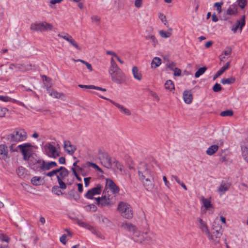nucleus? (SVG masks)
<instances>
[{
	"label": "nucleus",
	"instance_id": "35",
	"mask_svg": "<svg viewBox=\"0 0 248 248\" xmlns=\"http://www.w3.org/2000/svg\"><path fill=\"white\" fill-rule=\"evenodd\" d=\"M31 183L34 186L40 185L42 180L40 177L34 176L31 180Z\"/></svg>",
	"mask_w": 248,
	"mask_h": 248
},
{
	"label": "nucleus",
	"instance_id": "60",
	"mask_svg": "<svg viewBox=\"0 0 248 248\" xmlns=\"http://www.w3.org/2000/svg\"><path fill=\"white\" fill-rule=\"evenodd\" d=\"M57 173V170H52L51 171H49L46 174V175L48 177H52L54 175L56 174Z\"/></svg>",
	"mask_w": 248,
	"mask_h": 248
},
{
	"label": "nucleus",
	"instance_id": "23",
	"mask_svg": "<svg viewBox=\"0 0 248 248\" xmlns=\"http://www.w3.org/2000/svg\"><path fill=\"white\" fill-rule=\"evenodd\" d=\"M183 98L186 104H190L193 99V96L191 91L185 90L183 93Z\"/></svg>",
	"mask_w": 248,
	"mask_h": 248
},
{
	"label": "nucleus",
	"instance_id": "59",
	"mask_svg": "<svg viewBox=\"0 0 248 248\" xmlns=\"http://www.w3.org/2000/svg\"><path fill=\"white\" fill-rule=\"evenodd\" d=\"M173 71V75L174 76H180L181 75V71L180 69L175 68V69Z\"/></svg>",
	"mask_w": 248,
	"mask_h": 248
},
{
	"label": "nucleus",
	"instance_id": "24",
	"mask_svg": "<svg viewBox=\"0 0 248 248\" xmlns=\"http://www.w3.org/2000/svg\"><path fill=\"white\" fill-rule=\"evenodd\" d=\"M132 74L135 79L140 81L142 79V74L137 66L132 68Z\"/></svg>",
	"mask_w": 248,
	"mask_h": 248
},
{
	"label": "nucleus",
	"instance_id": "10",
	"mask_svg": "<svg viewBox=\"0 0 248 248\" xmlns=\"http://www.w3.org/2000/svg\"><path fill=\"white\" fill-rule=\"evenodd\" d=\"M102 186L100 184H97L95 187L88 190L84 196L88 199L92 200L94 199L93 196L100 194L102 192Z\"/></svg>",
	"mask_w": 248,
	"mask_h": 248
},
{
	"label": "nucleus",
	"instance_id": "63",
	"mask_svg": "<svg viewBox=\"0 0 248 248\" xmlns=\"http://www.w3.org/2000/svg\"><path fill=\"white\" fill-rule=\"evenodd\" d=\"M142 0H135V5L136 7L140 8L142 5Z\"/></svg>",
	"mask_w": 248,
	"mask_h": 248
},
{
	"label": "nucleus",
	"instance_id": "38",
	"mask_svg": "<svg viewBox=\"0 0 248 248\" xmlns=\"http://www.w3.org/2000/svg\"><path fill=\"white\" fill-rule=\"evenodd\" d=\"M165 88L167 90L171 91L172 89H174V85L172 80H168L165 83Z\"/></svg>",
	"mask_w": 248,
	"mask_h": 248
},
{
	"label": "nucleus",
	"instance_id": "46",
	"mask_svg": "<svg viewBox=\"0 0 248 248\" xmlns=\"http://www.w3.org/2000/svg\"><path fill=\"white\" fill-rule=\"evenodd\" d=\"M237 6H239L242 9H244L247 4V0H237Z\"/></svg>",
	"mask_w": 248,
	"mask_h": 248
},
{
	"label": "nucleus",
	"instance_id": "16",
	"mask_svg": "<svg viewBox=\"0 0 248 248\" xmlns=\"http://www.w3.org/2000/svg\"><path fill=\"white\" fill-rule=\"evenodd\" d=\"M46 91L49 95L56 98H61L62 100H64L65 95L64 93H59L56 91H55L50 88L51 85L47 84L46 85Z\"/></svg>",
	"mask_w": 248,
	"mask_h": 248
},
{
	"label": "nucleus",
	"instance_id": "40",
	"mask_svg": "<svg viewBox=\"0 0 248 248\" xmlns=\"http://www.w3.org/2000/svg\"><path fill=\"white\" fill-rule=\"evenodd\" d=\"M200 229L203 232H204L205 235L209 234V230L208 229L207 226L205 222L201 224H199Z\"/></svg>",
	"mask_w": 248,
	"mask_h": 248
},
{
	"label": "nucleus",
	"instance_id": "26",
	"mask_svg": "<svg viewBox=\"0 0 248 248\" xmlns=\"http://www.w3.org/2000/svg\"><path fill=\"white\" fill-rule=\"evenodd\" d=\"M144 240L146 243H150L154 240V234L152 232H144Z\"/></svg>",
	"mask_w": 248,
	"mask_h": 248
},
{
	"label": "nucleus",
	"instance_id": "37",
	"mask_svg": "<svg viewBox=\"0 0 248 248\" xmlns=\"http://www.w3.org/2000/svg\"><path fill=\"white\" fill-rule=\"evenodd\" d=\"M113 165H114L116 169L120 170L121 172L124 171V166L118 161L116 160L112 161Z\"/></svg>",
	"mask_w": 248,
	"mask_h": 248
},
{
	"label": "nucleus",
	"instance_id": "39",
	"mask_svg": "<svg viewBox=\"0 0 248 248\" xmlns=\"http://www.w3.org/2000/svg\"><path fill=\"white\" fill-rule=\"evenodd\" d=\"M206 70L207 68L205 66L199 68L195 73V77L196 78L200 77L201 75L204 73Z\"/></svg>",
	"mask_w": 248,
	"mask_h": 248
},
{
	"label": "nucleus",
	"instance_id": "36",
	"mask_svg": "<svg viewBox=\"0 0 248 248\" xmlns=\"http://www.w3.org/2000/svg\"><path fill=\"white\" fill-rule=\"evenodd\" d=\"M0 100L3 102H12L14 103H17L18 101L15 99H12L8 96L0 95Z\"/></svg>",
	"mask_w": 248,
	"mask_h": 248
},
{
	"label": "nucleus",
	"instance_id": "11",
	"mask_svg": "<svg viewBox=\"0 0 248 248\" xmlns=\"http://www.w3.org/2000/svg\"><path fill=\"white\" fill-rule=\"evenodd\" d=\"M95 94L98 95L99 97H100L102 99H104L105 100L109 101L111 103H112V104L115 105L119 109V111L123 114H124L127 116H130L131 115V113L130 111L128 108L124 107V106L121 105L114 102L112 100L106 98L103 96L98 95L97 93H95Z\"/></svg>",
	"mask_w": 248,
	"mask_h": 248
},
{
	"label": "nucleus",
	"instance_id": "6",
	"mask_svg": "<svg viewBox=\"0 0 248 248\" xmlns=\"http://www.w3.org/2000/svg\"><path fill=\"white\" fill-rule=\"evenodd\" d=\"M98 156L101 164L108 169L112 167V160L108 153L101 150L98 151Z\"/></svg>",
	"mask_w": 248,
	"mask_h": 248
},
{
	"label": "nucleus",
	"instance_id": "21",
	"mask_svg": "<svg viewBox=\"0 0 248 248\" xmlns=\"http://www.w3.org/2000/svg\"><path fill=\"white\" fill-rule=\"evenodd\" d=\"M238 13V6L236 4H232L231 5L227 10L226 14L229 16H236Z\"/></svg>",
	"mask_w": 248,
	"mask_h": 248
},
{
	"label": "nucleus",
	"instance_id": "42",
	"mask_svg": "<svg viewBox=\"0 0 248 248\" xmlns=\"http://www.w3.org/2000/svg\"><path fill=\"white\" fill-rule=\"evenodd\" d=\"M68 194L69 196L73 198L76 201H78L80 198L79 195L77 193L76 191L74 189H72L69 191Z\"/></svg>",
	"mask_w": 248,
	"mask_h": 248
},
{
	"label": "nucleus",
	"instance_id": "57",
	"mask_svg": "<svg viewBox=\"0 0 248 248\" xmlns=\"http://www.w3.org/2000/svg\"><path fill=\"white\" fill-rule=\"evenodd\" d=\"M0 239L2 241H4L5 242L8 243L9 241V240H10V238L8 236H6V235L2 234L0 236Z\"/></svg>",
	"mask_w": 248,
	"mask_h": 248
},
{
	"label": "nucleus",
	"instance_id": "13",
	"mask_svg": "<svg viewBox=\"0 0 248 248\" xmlns=\"http://www.w3.org/2000/svg\"><path fill=\"white\" fill-rule=\"evenodd\" d=\"M140 180L142 182L144 187L147 191H152L155 186L154 175L151 177H148Z\"/></svg>",
	"mask_w": 248,
	"mask_h": 248
},
{
	"label": "nucleus",
	"instance_id": "41",
	"mask_svg": "<svg viewBox=\"0 0 248 248\" xmlns=\"http://www.w3.org/2000/svg\"><path fill=\"white\" fill-rule=\"evenodd\" d=\"M242 155L245 160L248 162V146H244L242 147Z\"/></svg>",
	"mask_w": 248,
	"mask_h": 248
},
{
	"label": "nucleus",
	"instance_id": "32",
	"mask_svg": "<svg viewBox=\"0 0 248 248\" xmlns=\"http://www.w3.org/2000/svg\"><path fill=\"white\" fill-rule=\"evenodd\" d=\"M235 81V78L231 77L228 78H222L221 79V83L223 84H231L233 83Z\"/></svg>",
	"mask_w": 248,
	"mask_h": 248
},
{
	"label": "nucleus",
	"instance_id": "47",
	"mask_svg": "<svg viewBox=\"0 0 248 248\" xmlns=\"http://www.w3.org/2000/svg\"><path fill=\"white\" fill-rule=\"evenodd\" d=\"M223 4V2H216L214 6L217 7V11L218 14H220L222 11L221 6Z\"/></svg>",
	"mask_w": 248,
	"mask_h": 248
},
{
	"label": "nucleus",
	"instance_id": "18",
	"mask_svg": "<svg viewBox=\"0 0 248 248\" xmlns=\"http://www.w3.org/2000/svg\"><path fill=\"white\" fill-rule=\"evenodd\" d=\"M57 166V164L55 161L46 162L45 160H43L42 164H41L39 168L40 170L45 171L49 170L52 168Z\"/></svg>",
	"mask_w": 248,
	"mask_h": 248
},
{
	"label": "nucleus",
	"instance_id": "48",
	"mask_svg": "<svg viewBox=\"0 0 248 248\" xmlns=\"http://www.w3.org/2000/svg\"><path fill=\"white\" fill-rule=\"evenodd\" d=\"M60 186H55L52 188V192L57 195H60L62 192L61 190L59 189Z\"/></svg>",
	"mask_w": 248,
	"mask_h": 248
},
{
	"label": "nucleus",
	"instance_id": "17",
	"mask_svg": "<svg viewBox=\"0 0 248 248\" xmlns=\"http://www.w3.org/2000/svg\"><path fill=\"white\" fill-rule=\"evenodd\" d=\"M63 147L64 150L70 155H73L77 150L76 147L72 144L69 140H65L64 141Z\"/></svg>",
	"mask_w": 248,
	"mask_h": 248
},
{
	"label": "nucleus",
	"instance_id": "33",
	"mask_svg": "<svg viewBox=\"0 0 248 248\" xmlns=\"http://www.w3.org/2000/svg\"><path fill=\"white\" fill-rule=\"evenodd\" d=\"M146 40H150L152 43L153 46L155 47L158 44V41L154 35L150 34L145 36Z\"/></svg>",
	"mask_w": 248,
	"mask_h": 248
},
{
	"label": "nucleus",
	"instance_id": "54",
	"mask_svg": "<svg viewBox=\"0 0 248 248\" xmlns=\"http://www.w3.org/2000/svg\"><path fill=\"white\" fill-rule=\"evenodd\" d=\"M11 144V145L9 146L10 150L11 152H17V147L16 148L15 147V145L16 144V143H10Z\"/></svg>",
	"mask_w": 248,
	"mask_h": 248
},
{
	"label": "nucleus",
	"instance_id": "4",
	"mask_svg": "<svg viewBox=\"0 0 248 248\" xmlns=\"http://www.w3.org/2000/svg\"><path fill=\"white\" fill-rule=\"evenodd\" d=\"M117 210L121 215L127 219L133 217V213L131 206L126 202H119Z\"/></svg>",
	"mask_w": 248,
	"mask_h": 248
},
{
	"label": "nucleus",
	"instance_id": "28",
	"mask_svg": "<svg viewBox=\"0 0 248 248\" xmlns=\"http://www.w3.org/2000/svg\"><path fill=\"white\" fill-rule=\"evenodd\" d=\"M161 64V60L159 57H155L152 61L151 65V67L155 69L156 67L160 66Z\"/></svg>",
	"mask_w": 248,
	"mask_h": 248
},
{
	"label": "nucleus",
	"instance_id": "64",
	"mask_svg": "<svg viewBox=\"0 0 248 248\" xmlns=\"http://www.w3.org/2000/svg\"><path fill=\"white\" fill-rule=\"evenodd\" d=\"M91 179V178L90 177H86L84 179L85 187H87L89 186L90 181Z\"/></svg>",
	"mask_w": 248,
	"mask_h": 248
},
{
	"label": "nucleus",
	"instance_id": "45",
	"mask_svg": "<svg viewBox=\"0 0 248 248\" xmlns=\"http://www.w3.org/2000/svg\"><path fill=\"white\" fill-rule=\"evenodd\" d=\"M229 188V186H228L225 184H221V185L220 186L218 189V191L219 192L224 193L225 192L228 190Z\"/></svg>",
	"mask_w": 248,
	"mask_h": 248
},
{
	"label": "nucleus",
	"instance_id": "7",
	"mask_svg": "<svg viewBox=\"0 0 248 248\" xmlns=\"http://www.w3.org/2000/svg\"><path fill=\"white\" fill-rule=\"evenodd\" d=\"M30 29L33 31L43 32L52 30L53 26L50 23L44 22L31 24Z\"/></svg>",
	"mask_w": 248,
	"mask_h": 248
},
{
	"label": "nucleus",
	"instance_id": "20",
	"mask_svg": "<svg viewBox=\"0 0 248 248\" xmlns=\"http://www.w3.org/2000/svg\"><path fill=\"white\" fill-rule=\"evenodd\" d=\"M132 239L135 242L142 243L144 240V234L136 230L133 232Z\"/></svg>",
	"mask_w": 248,
	"mask_h": 248
},
{
	"label": "nucleus",
	"instance_id": "14",
	"mask_svg": "<svg viewBox=\"0 0 248 248\" xmlns=\"http://www.w3.org/2000/svg\"><path fill=\"white\" fill-rule=\"evenodd\" d=\"M69 174V171L68 172H60L57 175V179L58 183L60 186V188L62 189H65L66 188V185L63 180Z\"/></svg>",
	"mask_w": 248,
	"mask_h": 248
},
{
	"label": "nucleus",
	"instance_id": "2",
	"mask_svg": "<svg viewBox=\"0 0 248 248\" xmlns=\"http://www.w3.org/2000/svg\"><path fill=\"white\" fill-rule=\"evenodd\" d=\"M2 138L7 143H16L25 140L27 138V133L23 129H16L12 133L5 135Z\"/></svg>",
	"mask_w": 248,
	"mask_h": 248
},
{
	"label": "nucleus",
	"instance_id": "1",
	"mask_svg": "<svg viewBox=\"0 0 248 248\" xmlns=\"http://www.w3.org/2000/svg\"><path fill=\"white\" fill-rule=\"evenodd\" d=\"M110 66L108 73L113 82L117 84H122L125 81V75L122 70L118 66L113 58L111 59Z\"/></svg>",
	"mask_w": 248,
	"mask_h": 248
},
{
	"label": "nucleus",
	"instance_id": "50",
	"mask_svg": "<svg viewBox=\"0 0 248 248\" xmlns=\"http://www.w3.org/2000/svg\"><path fill=\"white\" fill-rule=\"evenodd\" d=\"M85 208H88L89 209H87L88 211H92L93 212H95L97 210V207L93 204L88 205L84 207Z\"/></svg>",
	"mask_w": 248,
	"mask_h": 248
},
{
	"label": "nucleus",
	"instance_id": "31",
	"mask_svg": "<svg viewBox=\"0 0 248 248\" xmlns=\"http://www.w3.org/2000/svg\"><path fill=\"white\" fill-rule=\"evenodd\" d=\"M77 223L80 227L85 228L89 230H91L93 229V227L86 222H83L79 219H77Z\"/></svg>",
	"mask_w": 248,
	"mask_h": 248
},
{
	"label": "nucleus",
	"instance_id": "9",
	"mask_svg": "<svg viewBox=\"0 0 248 248\" xmlns=\"http://www.w3.org/2000/svg\"><path fill=\"white\" fill-rule=\"evenodd\" d=\"M44 149L46 155L50 157L56 158L60 156V153L56 150V147L49 143L45 145Z\"/></svg>",
	"mask_w": 248,
	"mask_h": 248
},
{
	"label": "nucleus",
	"instance_id": "52",
	"mask_svg": "<svg viewBox=\"0 0 248 248\" xmlns=\"http://www.w3.org/2000/svg\"><path fill=\"white\" fill-rule=\"evenodd\" d=\"M222 89V87L221 85L219 83H216L213 87V90L215 92H218L221 91Z\"/></svg>",
	"mask_w": 248,
	"mask_h": 248
},
{
	"label": "nucleus",
	"instance_id": "15",
	"mask_svg": "<svg viewBox=\"0 0 248 248\" xmlns=\"http://www.w3.org/2000/svg\"><path fill=\"white\" fill-rule=\"evenodd\" d=\"M106 186L108 188L111 192L114 194V197L119 193L120 188L119 186L111 179H106Z\"/></svg>",
	"mask_w": 248,
	"mask_h": 248
},
{
	"label": "nucleus",
	"instance_id": "34",
	"mask_svg": "<svg viewBox=\"0 0 248 248\" xmlns=\"http://www.w3.org/2000/svg\"><path fill=\"white\" fill-rule=\"evenodd\" d=\"M202 201L206 209H208L212 207V205L209 200L205 199L202 197Z\"/></svg>",
	"mask_w": 248,
	"mask_h": 248
},
{
	"label": "nucleus",
	"instance_id": "19",
	"mask_svg": "<svg viewBox=\"0 0 248 248\" xmlns=\"http://www.w3.org/2000/svg\"><path fill=\"white\" fill-rule=\"evenodd\" d=\"M9 158L7 146L5 144H0V159L6 160Z\"/></svg>",
	"mask_w": 248,
	"mask_h": 248
},
{
	"label": "nucleus",
	"instance_id": "62",
	"mask_svg": "<svg viewBox=\"0 0 248 248\" xmlns=\"http://www.w3.org/2000/svg\"><path fill=\"white\" fill-rule=\"evenodd\" d=\"M34 65H32L31 63H27L25 64V72L31 70L32 67H34Z\"/></svg>",
	"mask_w": 248,
	"mask_h": 248
},
{
	"label": "nucleus",
	"instance_id": "58",
	"mask_svg": "<svg viewBox=\"0 0 248 248\" xmlns=\"http://www.w3.org/2000/svg\"><path fill=\"white\" fill-rule=\"evenodd\" d=\"M57 170V173H60V172H68V170L64 167L61 166L59 168L56 169Z\"/></svg>",
	"mask_w": 248,
	"mask_h": 248
},
{
	"label": "nucleus",
	"instance_id": "61",
	"mask_svg": "<svg viewBox=\"0 0 248 248\" xmlns=\"http://www.w3.org/2000/svg\"><path fill=\"white\" fill-rule=\"evenodd\" d=\"M78 86L80 88H84V89H93V85H86L79 84L78 85Z\"/></svg>",
	"mask_w": 248,
	"mask_h": 248
},
{
	"label": "nucleus",
	"instance_id": "29",
	"mask_svg": "<svg viewBox=\"0 0 248 248\" xmlns=\"http://www.w3.org/2000/svg\"><path fill=\"white\" fill-rule=\"evenodd\" d=\"M218 149V146L217 145H213L209 147L206 150V153L209 155H212L215 154Z\"/></svg>",
	"mask_w": 248,
	"mask_h": 248
},
{
	"label": "nucleus",
	"instance_id": "56",
	"mask_svg": "<svg viewBox=\"0 0 248 248\" xmlns=\"http://www.w3.org/2000/svg\"><path fill=\"white\" fill-rule=\"evenodd\" d=\"M72 170L73 171V174L76 176L77 179L78 181L81 182L82 181L81 178L78 175L76 170L74 167L72 168Z\"/></svg>",
	"mask_w": 248,
	"mask_h": 248
},
{
	"label": "nucleus",
	"instance_id": "51",
	"mask_svg": "<svg viewBox=\"0 0 248 248\" xmlns=\"http://www.w3.org/2000/svg\"><path fill=\"white\" fill-rule=\"evenodd\" d=\"M91 20L93 23L99 25L100 24V18L97 16H93L91 17Z\"/></svg>",
	"mask_w": 248,
	"mask_h": 248
},
{
	"label": "nucleus",
	"instance_id": "44",
	"mask_svg": "<svg viewBox=\"0 0 248 248\" xmlns=\"http://www.w3.org/2000/svg\"><path fill=\"white\" fill-rule=\"evenodd\" d=\"M233 115V111L231 109H227L226 110L222 111L220 113V116L222 117H229Z\"/></svg>",
	"mask_w": 248,
	"mask_h": 248
},
{
	"label": "nucleus",
	"instance_id": "25",
	"mask_svg": "<svg viewBox=\"0 0 248 248\" xmlns=\"http://www.w3.org/2000/svg\"><path fill=\"white\" fill-rule=\"evenodd\" d=\"M230 62H228L226 63V65L222 66L215 74L214 77V79L219 77L227 69H228L230 66Z\"/></svg>",
	"mask_w": 248,
	"mask_h": 248
},
{
	"label": "nucleus",
	"instance_id": "12",
	"mask_svg": "<svg viewBox=\"0 0 248 248\" xmlns=\"http://www.w3.org/2000/svg\"><path fill=\"white\" fill-rule=\"evenodd\" d=\"M58 36L64 39L69 43H70L74 47H75L77 49L80 50L81 48L78 46L77 43L75 41V40L72 38V37L68 34L67 33L62 32L61 33H59L58 34Z\"/></svg>",
	"mask_w": 248,
	"mask_h": 248
},
{
	"label": "nucleus",
	"instance_id": "3",
	"mask_svg": "<svg viewBox=\"0 0 248 248\" xmlns=\"http://www.w3.org/2000/svg\"><path fill=\"white\" fill-rule=\"evenodd\" d=\"M94 199L96 201V204L100 207L111 206L115 203L113 196L106 191H104L103 195L101 197L95 198Z\"/></svg>",
	"mask_w": 248,
	"mask_h": 248
},
{
	"label": "nucleus",
	"instance_id": "27",
	"mask_svg": "<svg viewBox=\"0 0 248 248\" xmlns=\"http://www.w3.org/2000/svg\"><path fill=\"white\" fill-rule=\"evenodd\" d=\"M122 227L125 230L129 232H134L136 230V227L130 223H123Z\"/></svg>",
	"mask_w": 248,
	"mask_h": 248
},
{
	"label": "nucleus",
	"instance_id": "55",
	"mask_svg": "<svg viewBox=\"0 0 248 248\" xmlns=\"http://www.w3.org/2000/svg\"><path fill=\"white\" fill-rule=\"evenodd\" d=\"M16 67L19 71L25 72V64H17L16 65Z\"/></svg>",
	"mask_w": 248,
	"mask_h": 248
},
{
	"label": "nucleus",
	"instance_id": "49",
	"mask_svg": "<svg viewBox=\"0 0 248 248\" xmlns=\"http://www.w3.org/2000/svg\"><path fill=\"white\" fill-rule=\"evenodd\" d=\"M86 164L88 167H92L100 172L102 171L101 169L96 164L91 162H87Z\"/></svg>",
	"mask_w": 248,
	"mask_h": 248
},
{
	"label": "nucleus",
	"instance_id": "43",
	"mask_svg": "<svg viewBox=\"0 0 248 248\" xmlns=\"http://www.w3.org/2000/svg\"><path fill=\"white\" fill-rule=\"evenodd\" d=\"M232 51V48L230 46H228L225 48L222 54H223V55L226 56L227 58H228L230 56Z\"/></svg>",
	"mask_w": 248,
	"mask_h": 248
},
{
	"label": "nucleus",
	"instance_id": "22",
	"mask_svg": "<svg viewBox=\"0 0 248 248\" xmlns=\"http://www.w3.org/2000/svg\"><path fill=\"white\" fill-rule=\"evenodd\" d=\"M32 145L29 143H25L19 145L17 146L22 153V154H31L30 153V148L31 147Z\"/></svg>",
	"mask_w": 248,
	"mask_h": 248
},
{
	"label": "nucleus",
	"instance_id": "53",
	"mask_svg": "<svg viewBox=\"0 0 248 248\" xmlns=\"http://www.w3.org/2000/svg\"><path fill=\"white\" fill-rule=\"evenodd\" d=\"M8 111V109L6 108H0V117H3L5 116V114Z\"/></svg>",
	"mask_w": 248,
	"mask_h": 248
},
{
	"label": "nucleus",
	"instance_id": "5",
	"mask_svg": "<svg viewBox=\"0 0 248 248\" xmlns=\"http://www.w3.org/2000/svg\"><path fill=\"white\" fill-rule=\"evenodd\" d=\"M138 173L140 180L151 177L154 175L153 172L150 170L145 162H140L138 167Z\"/></svg>",
	"mask_w": 248,
	"mask_h": 248
},
{
	"label": "nucleus",
	"instance_id": "8",
	"mask_svg": "<svg viewBox=\"0 0 248 248\" xmlns=\"http://www.w3.org/2000/svg\"><path fill=\"white\" fill-rule=\"evenodd\" d=\"M221 235L222 232L220 231V229L219 230H215L214 228H213V231L211 233L209 232V234H206L208 238L211 240L212 243L215 245H217L219 243Z\"/></svg>",
	"mask_w": 248,
	"mask_h": 248
},
{
	"label": "nucleus",
	"instance_id": "30",
	"mask_svg": "<svg viewBox=\"0 0 248 248\" xmlns=\"http://www.w3.org/2000/svg\"><path fill=\"white\" fill-rule=\"evenodd\" d=\"M172 29H169V31H166L164 30H161L159 31V35L161 37L164 38H167L170 37L171 35Z\"/></svg>",
	"mask_w": 248,
	"mask_h": 248
}]
</instances>
